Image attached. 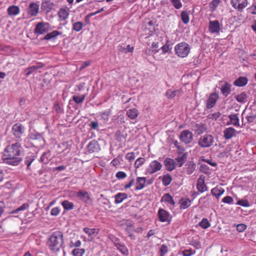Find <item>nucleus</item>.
<instances>
[{
	"mask_svg": "<svg viewBox=\"0 0 256 256\" xmlns=\"http://www.w3.org/2000/svg\"><path fill=\"white\" fill-rule=\"evenodd\" d=\"M23 152L24 150L18 142L8 144L3 152L4 162L10 165L18 166L22 160Z\"/></svg>",
	"mask_w": 256,
	"mask_h": 256,
	"instance_id": "nucleus-1",
	"label": "nucleus"
},
{
	"mask_svg": "<svg viewBox=\"0 0 256 256\" xmlns=\"http://www.w3.org/2000/svg\"><path fill=\"white\" fill-rule=\"evenodd\" d=\"M64 235L60 231L52 232L48 238L46 245L52 252L56 253L64 248Z\"/></svg>",
	"mask_w": 256,
	"mask_h": 256,
	"instance_id": "nucleus-2",
	"label": "nucleus"
},
{
	"mask_svg": "<svg viewBox=\"0 0 256 256\" xmlns=\"http://www.w3.org/2000/svg\"><path fill=\"white\" fill-rule=\"evenodd\" d=\"M190 46L186 42H181L176 44L174 47L176 54L180 58L186 57L190 52Z\"/></svg>",
	"mask_w": 256,
	"mask_h": 256,
	"instance_id": "nucleus-3",
	"label": "nucleus"
},
{
	"mask_svg": "<svg viewBox=\"0 0 256 256\" xmlns=\"http://www.w3.org/2000/svg\"><path fill=\"white\" fill-rule=\"evenodd\" d=\"M214 142V137L210 134H205L201 136L198 142V146L202 148H210L213 144Z\"/></svg>",
	"mask_w": 256,
	"mask_h": 256,
	"instance_id": "nucleus-4",
	"label": "nucleus"
},
{
	"mask_svg": "<svg viewBox=\"0 0 256 256\" xmlns=\"http://www.w3.org/2000/svg\"><path fill=\"white\" fill-rule=\"evenodd\" d=\"M162 164L159 162L154 160L151 162L148 166L146 169V172L149 174H152L161 170Z\"/></svg>",
	"mask_w": 256,
	"mask_h": 256,
	"instance_id": "nucleus-5",
	"label": "nucleus"
},
{
	"mask_svg": "<svg viewBox=\"0 0 256 256\" xmlns=\"http://www.w3.org/2000/svg\"><path fill=\"white\" fill-rule=\"evenodd\" d=\"M50 24L44 22H38L34 30V32L38 35L42 34L50 30Z\"/></svg>",
	"mask_w": 256,
	"mask_h": 256,
	"instance_id": "nucleus-6",
	"label": "nucleus"
},
{
	"mask_svg": "<svg viewBox=\"0 0 256 256\" xmlns=\"http://www.w3.org/2000/svg\"><path fill=\"white\" fill-rule=\"evenodd\" d=\"M179 138L181 142L188 144L192 142L194 138V135L189 130H185L180 132Z\"/></svg>",
	"mask_w": 256,
	"mask_h": 256,
	"instance_id": "nucleus-7",
	"label": "nucleus"
},
{
	"mask_svg": "<svg viewBox=\"0 0 256 256\" xmlns=\"http://www.w3.org/2000/svg\"><path fill=\"white\" fill-rule=\"evenodd\" d=\"M76 196L84 204H88L92 202L90 194L84 190H80L76 192Z\"/></svg>",
	"mask_w": 256,
	"mask_h": 256,
	"instance_id": "nucleus-8",
	"label": "nucleus"
},
{
	"mask_svg": "<svg viewBox=\"0 0 256 256\" xmlns=\"http://www.w3.org/2000/svg\"><path fill=\"white\" fill-rule=\"evenodd\" d=\"M86 149V153L88 154L98 153L100 150V146L96 140H92L88 144Z\"/></svg>",
	"mask_w": 256,
	"mask_h": 256,
	"instance_id": "nucleus-9",
	"label": "nucleus"
},
{
	"mask_svg": "<svg viewBox=\"0 0 256 256\" xmlns=\"http://www.w3.org/2000/svg\"><path fill=\"white\" fill-rule=\"evenodd\" d=\"M158 215L159 220L161 222H168L170 223L171 221L172 216L170 214L162 208H159Z\"/></svg>",
	"mask_w": 256,
	"mask_h": 256,
	"instance_id": "nucleus-10",
	"label": "nucleus"
},
{
	"mask_svg": "<svg viewBox=\"0 0 256 256\" xmlns=\"http://www.w3.org/2000/svg\"><path fill=\"white\" fill-rule=\"evenodd\" d=\"M12 130L16 138H20L24 132L25 128L20 124L16 123L12 126Z\"/></svg>",
	"mask_w": 256,
	"mask_h": 256,
	"instance_id": "nucleus-11",
	"label": "nucleus"
},
{
	"mask_svg": "<svg viewBox=\"0 0 256 256\" xmlns=\"http://www.w3.org/2000/svg\"><path fill=\"white\" fill-rule=\"evenodd\" d=\"M230 3L232 6L238 9L240 11H242L248 5L247 0H230Z\"/></svg>",
	"mask_w": 256,
	"mask_h": 256,
	"instance_id": "nucleus-12",
	"label": "nucleus"
},
{
	"mask_svg": "<svg viewBox=\"0 0 256 256\" xmlns=\"http://www.w3.org/2000/svg\"><path fill=\"white\" fill-rule=\"evenodd\" d=\"M208 29L212 34H218L220 30V25L219 21L218 20H210Z\"/></svg>",
	"mask_w": 256,
	"mask_h": 256,
	"instance_id": "nucleus-13",
	"label": "nucleus"
},
{
	"mask_svg": "<svg viewBox=\"0 0 256 256\" xmlns=\"http://www.w3.org/2000/svg\"><path fill=\"white\" fill-rule=\"evenodd\" d=\"M187 154L186 153L182 152H178L177 157L174 160L176 166L179 168L182 167L185 162Z\"/></svg>",
	"mask_w": 256,
	"mask_h": 256,
	"instance_id": "nucleus-14",
	"label": "nucleus"
},
{
	"mask_svg": "<svg viewBox=\"0 0 256 256\" xmlns=\"http://www.w3.org/2000/svg\"><path fill=\"white\" fill-rule=\"evenodd\" d=\"M196 188L200 192H204L208 190V187L205 184L204 177L200 176L198 180Z\"/></svg>",
	"mask_w": 256,
	"mask_h": 256,
	"instance_id": "nucleus-15",
	"label": "nucleus"
},
{
	"mask_svg": "<svg viewBox=\"0 0 256 256\" xmlns=\"http://www.w3.org/2000/svg\"><path fill=\"white\" fill-rule=\"evenodd\" d=\"M218 98V94L217 93L214 92L209 96L207 102L206 107L208 108H211L214 107Z\"/></svg>",
	"mask_w": 256,
	"mask_h": 256,
	"instance_id": "nucleus-16",
	"label": "nucleus"
},
{
	"mask_svg": "<svg viewBox=\"0 0 256 256\" xmlns=\"http://www.w3.org/2000/svg\"><path fill=\"white\" fill-rule=\"evenodd\" d=\"M118 241V240H116L114 242V246L121 252L122 254L126 256H128L129 252L128 248L124 244L120 243Z\"/></svg>",
	"mask_w": 256,
	"mask_h": 256,
	"instance_id": "nucleus-17",
	"label": "nucleus"
},
{
	"mask_svg": "<svg viewBox=\"0 0 256 256\" xmlns=\"http://www.w3.org/2000/svg\"><path fill=\"white\" fill-rule=\"evenodd\" d=\"M39 12V5L36 3L32 2L30 4L28 12L32 16H36Z\"/></svg>",
	"mask_w": 256,
	"mask_h": 256,
	"instance_id": "nucleus-18",
	"label": "nucleus"
},
{
	"mask_svg": "<svg viewBox=\"0 0 256 256\" xmlns=\"http://www.w3.org/2000/svg\"><path fill=\"white\" fill-rule=\"evenodd\" d=\"M192 129L198 134H200L206 130V124L200 122L193 125Z\"/></svg>",
	"mask_w": 256,
	"mask_h": 256,
	"instance_id": "nucleus-19",
	"label": "nucleus"
},
{
	"mask_svg": "<svg viewBox=\"0 0 256 256\" xmlns=\"http://www.w3.org/2000/svg\"><path fill=\"white\" fill-rule=\"evenodd\" d=\"M182 90L180 88L176 90L170 89L166 92V96L168 98H172L175 96H180L182 95Z\"/></svg>",
	"mask_w": 256,
	"mask_h": 256,
	"instance_id": "nucleus-20",
	"label": "nucleus"
},
{
	"mask_svg": "<svg viewBox=\"0 0 256 256\" xmlns=\"http://www.w3.org/2000/svg\"><path fill=\"white\" fill-rule=\"evenodd\" d=\"M231 88L232 85L230 84L227 82H224V83L222 85L220 88L222 94L225 97L228 96L231 92Z\"/></svg>",
	"mask_w": 256,
	"mask_h": 256,
	"instance_id": "nucleus-21",
	"label": "nucleus"
},
{
	"mask_svg": "<svg viewBox=\"0 0 256 256\" xmlns=\"http://www.w3.org/2000/svg\"><path fill=\"white\" fill-rule=\"evenodd\" d=\"M164 164L166 166V169L172 172L176 168V163L174 160H172L170 158H166L164 161Z\"/></svg>",
	"mask_w": 256,
	"mask_h": 256,
	"instance_id": "nucleus-22",
	"label": "nucleus"
},
{
	"mask_svg": "<svg viewBox=\"0 0 256 256\" xmlns=\"http://www.w3.org/2000/svg\"><path fill=\"white\" fill-rule=\"evenodd\" d=\"M30 138L32 140H37L40 142V146H43L45 141L42 134L38 132L32 133L30 134Z\"/></svg>",
	"mask_w": 256,
	"mask_h": 256,
	"instance_id": "nucleus-23",
	"label": "nucleus"
},
{
	"mask_svg": "<svg viewBox=\"0 0 256 256\" xmlns=\"http://www.w3.org/2000/svg\"><path fill=\"white\" fill-rule=\"evenodd\" d=\"M54 6V4L50 0H45L42 2L41 8L46 12H50Z\"/></svg>",
	"mask_w": 256,
	"mask_h": 256,
	"instance_id": "nucleus-24",
	"label": "nucleus"
},
{
	"mask_svg": "<svg viewBox=\"0 0 256 256\" xmlns=\"http://www.w3.org/2000/svg\"><path fill=\"white\" fill-rule=\"evenodd\" d=\"M146 178L145 177H138L136 180V190H140L145 186Z\"/></svg>",
	"mask_w": 256,
	"mask_h": 256,
	"instance_id": "nucleus-25",
	"label": "nucleus"
},
{
	"mask_svg": "<svg viewBox=\"0 0 256 256\" xmlns=\"http://www.w3.org/2000/svg\"><path fill=\"white\" fill-rule=\"evenodd\" d=\"M7 12L10 16H16L20 12V8L18 6H10L7 9Z\"/></svg>",
	"mask_w": 256,
	"mask_h": 256,
	"instance_id": "nucleus-26",
	"label": "nucleus"
},
{
	"mask_svg": "<svg viewBox=\"0 0 256 256\" xmlns=\"http://www.w3.org/2000/svg\"><path fill=\"white\" fill-rule=\"evenodd\" d=\"M236 130L232 127L226 128L224 131V137L226 140H229L236 135Z\"/></svg>",
	"mask_w": 256,
	"mask_h": 256,
	"instance_id": "nucleus-27",
	"label": "nucleus"
},
{
	"mask_svg": "<svg viewBox=\"0 0 256 256\" xmlns=\"http://www.w3.org/2000/svg\"><path fill=\"white\" fill-rule=\"evenodd\" d=\"M44 66V64H38L36 66H32L26 68L24 70L25 74L26 76H30L33 72L36 71L38 68H40Z\"/></svg>",
	"mask_w": 256,
	"mask_h": 256,
	"instance_id": "nucleus-28",
	"label": "nucleus"
},
{
	"mask_svg": "<svg viewBox=\"0 0 256 256\" xmlns=\"http://www.w3.org/2000/svg\"><path fill=\"white\" fill-rule=\"evenodd\" d=\"M119 52L127 54L128 52H132L134 51V47L130 46V44L127 46L119 45L118 47Z\"/></svg>",
	"mask_w": 256,
	"mask_h": 256,
	"instance_id": "nucleus-29",
	"label": "nucleus"
},
{
	"mask_svg": "<svg viewBox=\"0 0 256 256\" xmlns=\"http://www.w3.org/2000/svg\"><path fill=\"white\" fill-rule=\"evenodd\" d=\"M138 114V110L135 108H130L126 110V115L131 120L136 119Z\"/></svg>",
	"mask_w": 256,
	"mask_h": 256,
	"instance_id": "nucleus-30",
	"label": "nucleus"
},
{
	"mask_svg": "<svg viewBox=\"0 0 256 256\" xmlns=\"http://www.w3.org/2000/svg\"><path fill=\"white\" fill-rule=\"evenodd\" d=\"M58 16L61 21H64L68 17V11L66 8H60L58 12Z\"/></svg>",
	"mask_w": 256,
	"mask_h": 256,
	"instance_id": "nucleus-31",
	"label": "nucleus"
},
{
	"mask_svg": "<svg viewBox=\"0 0 256 256\" xmlns=\"http://www.w3.org/2000/svg\"><path fill=\"white\" fill-rule=\"evenodd\" d=\"M248 80L246 77L240 76L236 79L234 82V84L238 86H244L248 83Z\"/></svg>",
	"mask_w": 256,
	"mask_h": 256,
	"instance_id": "nucleus-32",
	"label": "nucleus"
},
{
	"mask_svg": "<svg viewBox=\"0 0 256 256\" xmlns=\"http://www.w3.org/2000/svg\"><path fill=\"white\" fill-rule=\"evenodd\" d=\"M248 97V96L247 94L244 92H243L240 94H236L234 96V98L238 102L242 104L245 103L247 101Z\"/></svg>",
	"mask_w": 256,
	"mask_h": 256,
	"instance_id": "nucleus-33",
	"label": "nucleus"
},
{
	"mask_svg": "<svg viewBox=\"0 0 256 256\" xmlns=\"http://www.w3.org/2000/svg\"><path fill=\"white\" fill-rule=\"evenodd\" d=\"M161 202H167L173 206L175 204V202L172 197L168 193L166 194L163 196L162 198Z\"/></svg>",
	"mask_w": 256,
	"mask_h": 256,
	"instance_id": "nucleus-34",
	"label": "nucleus"
},
{
	"mask_svg": "<svg viewBox=\"0 0 256 256\" xmlns=\"http://www.w3.org/2000/svg\"><path fill=\"white\" fill-rule=\"evenodd\" d=\"M128 198V194L126 193L118 192L115 196L116 204H120L124 200Z\"/></svg>",
	"mask_w": 256,
	"mask_h": 256,
	"instance_id": "nucleus-35",
	"label": "nucleus"
},
{
	"mask_svg": "<svg viewBox=\"0 0 256 256\" xmlns=\"http://www.w3.org/2000/svg\"><path fill=\"white\" fill-rule=\"evenodd\" d=\"M230 120V124L235 126H240L239 118L238 114H232L228 116Z\"/></svg>",
	"mask_w": 256,
	"mask_h": 256,
	"instance_id": "nucleus-36",
	"label": "nucleus"
},
{
	"mask_svg": "<svg viewBox=\"0 0 256 256\" xmlns=\"http://www.w3.org/2000/svg\"><path fill=\"white\" fill-rule=\"evenodd\" d=\"M62 33L58 30H53L52 32L48 33L44 38V40H50L53 38H56L58 36L62 34Z\"/></svg>",
	"mask_w": 256,
	"mask_h": 256,
	"instance_id": "nucleus-37",
	"label": "nucleus"
},
{
	"mask_svg": "<svg viewBox=\"0 0 256 256\" xmlns=\"http://www.w3.org/2000/svg\"><path fill=\"white\" fill-rule=\"evenodd\" d=\"M191 200L188 198H182L180 200V208L186 209L191 205Z\"/></svg>",
	"mask_w": 256,
	"mask_h": 256,
	"instance_id": "nucleus-38",
	"label": "nucleus"
},
{
	"mask_svg": "<svg viewBox=\"0 0 256 256\" xmlns=\"http://www.w3.org/2000/svg\"><path fill=\"white\" fill-rule=\"evenodd\" d=\"M186 166V172L188 174H190L194 171L196 165L192 162H188Z\"/></svg>",
	"mask_w": 256,
	"mask_h": 256,
	"instance_id": "nucleus-39",
	"label": "nucleus"
},
{
	"mask_svg": "<svg viewBox=\"0 0 256 256\" xmlns=\"http://www.w3.org/2000/svg\"><path fill=\"white\" fill-rule=\"evenodd\" d=\"M224 190L222 188H214L212 189L211 194L215 196L217 199H218L219 197L224 194Z\"/></svg>",
	"mask_w": 256,
	"mask_h": 256,
	"instance_id": "nucleus-40",
	"label": "nucleus"
},
{
	"mask_svg": "<svg viewBox=\"0 0 256 256\" xmlns=\"http://www.w3.org/2000/svg\"><path fill=\"white\" fill-rule=\"evenodd\" d=\"M62 205L64 208L68 211L74 208V204L68 200H64L62 202Z\"/></svg>",
	"mask_w": 256,
	"mask_h": 256,
	"instance_id": "nucleus-41",
	"label": "nucleus"
},
{
	"mask_svg": "<svg viewBox=\"0 0 256 256\" xmlns=\"http://www.w3.org/2000/svg\"><path fill=\"white\" fill-rule=\"evenodd\" d=\"M172 177L170 174H167L162 176V182L164 186H168L172 182Z\"/></svg>",
	"mask_w": 256,
	"mask_h": 256,
	"instance_id": "nucleus-42",
	"label": "nucleus"
},
{
	"mask_svg": "<svg viewBox=\"0 0 256 256\" xmlns=\"http://www.w3.org/2000/svg\"><path fill=\"white\" fill-rule=\"evenodd\" d=\"M181 18L184 24H187L190 21L189 13L188 11L184 10L181 12Z\"/></svg>",
	"mask_w": 256,
	"mask_h": 256,
	"instance_id": "nucleus-43",
	"label": "nucleus"
},
{
	"mask_svg": "<svg viewBox=\"0 0 256 256\" xmlns=\"http://www.w3.org/2000/svg\"><path fill=\"white\" fill-rule=\"evenodd\" d=\"M50 156V152H44L40 158V162L44 164H48L49 162Z\"/></svg>",
	"mask_w": 256,
	"mask_h": 256,
	"instance_id": "nucleus-44",
	"label": "nucleus"
},
{
	"mask_svg": "<svg viewBox=\"0 0 256 256\" xmlns=\"http://www.w3.org/2000/svg\"><path fill=\"white\" fill-rule=\"evenodd\" d=\"M110 114V111L109 110H106L104 112L100 113L101 119L104 121V122H107L109 120V118Z\"/></svg>",
	"mask_w": 256,
	"mask_h": 256,
	"instance_id": "nucleus-45",
	"label": "nucleus"
},
{
	"mask_svg": "<svg viewBox=\"0 0 256 256\" xmlns=\"http://www.w3.org/2000/svg\"><path fill=\"white\" fill-rule=\"evenodd\" d=\"M198 225L202 228L204 229H206L210 226V223L207 218H204L202 219L200 222H199Z\"/></svg>",
	"mask_w": 256,
	"mask_h": 256,
	"instance_id": "nucleus-46",
	"label": "nucleus"
},
{
	"mask_svg": "<svg viewBox=\"0 0 256 256\" xmlns=\"http://www.w3.org/2000/svg\"><path fill=\"white\" fill-rule=\"evenodd\" d=\"M232 226L236 227V230L238 232H243L247 228L246 225L244 224H234Z\"/></svg>",
	"mask_w": 256,
	"mask_h": 256,
	"instance_id": "nucleus-47",
	"label": "nucleus"
},
{
	"mask_svg": "<svg viewBox=\"0 0 256 256\" xmlns=\"http://www.w3.org/2000/svg\"><path fill=\"white\" fill-rule=\"evenodd\" d=\"M29 204L28 203H24L20 206L18 208L12 210L10 213L11 214H17L20 211H22L26 210L29 208Z\"/></svg>",
	"mask_w": 256,
	"mask_h": 256,
	"instance_id": "nucleus-48",
	"label": "nucleus"
},
{
	"mask_svg": "<svg viewBox=\"0 0 256 256\" xmlns=\"http://www.w3.org/2000/svg\"><path fill=\"white\" fill-rule=\"evenodd\" d=\"M84 232L88 234L89 236H91L94 234H98V230L96 228H84L83 229Z\"/></svg>",
	"mask_w": 256,
	"mask_h": 256,
	"instance_id": "nucleus-49",
	"label": "nucleus"
},
{
	"mask_svg": "<svg viewBox=\"0 0 256 256\" xmlns=\"http://www.w3.org/2000/svg\"><path fill=\"white\" fill-rule=\"evenodd\" d=\"M84 24L80 22H74L72 24V30L76 32H80L83 28Z\"/></svg>",
	"mask_w": 256,
	"mask_h": 256,
	"instance_id": "nucleus-50",
	"label": "nucleus"
},
{
	"mask_svg": "<svg viewBox=\"0 0 256 256\" xmlns=\"http://www.w3.org/2000/svg\"><path fill=\"white\" fill-rule=\"evenodd\" d=\"M246 119L249 123L256 122V114L252 112L246 116Z\"/></svg>",
	"mask_w": 256,
	"mask_h": 256,
	"instance_id": "nucleus-51",
	"label": "nucleus"
},
{
	"mask_svg": "<svg viewBox=\"0 0 256 256\" xmlns=\"http://www.w3.org/2000/svg\"><path fill=\"white\" fill-rule=\"evenodd\" d=\"M72 252L74 256H83L85 252V250L84 248H74Z\"/></svg>",
	"mask_w": 256,
	"mask_h": 256,
	"instance_id": "nucleus-52",
	"label": "nucleus"
},
{
	"mask_svg": "<svg viewBox=\"0 0 256 256\" xmlns=\"http://www.w3.org/2000/svg\"><path fill=\"white\" fill-rule=\"evenodd\" d=\"M220 0H212L210 4V10L212 12L214 11L218 6Z\"/></svg>",
	"mask_w": 256,
	"mask_h": 256,
	"instance_id": "nucleus-53",
	"label": "nucleus"
},
{
	"mask_svg": "<svg viewBox=\"0 0 256 256\" xmlns=\"http://www.w3.org/2000/svg\"><path fill=\"white\" fill-rule=\"evenodd\" d=\"M86 97L85 94L82 95L81 96H74L72 100L78 104L82 103Z\"/></svg>",
	"mask_w": 256,
	"mask_h": 256,
	"instance_id": "nucleus-54",
	"label": "nucleus"
},
{
	"mask_svg": "<svg viewBox=\"0 0 256 256\" xmlns=\"http://www.w3.org/2000/svg\"><path fill=\"white\" fill-rule=\"evenodd\" d=\"M145 162V159L143 158H138L134 163V166L136 168H138L142 166Z\"/></svg>",
	"mask_w": 256,
	"mask_h": 256,
	"instance_id": "nucleus-55",
	"label": "nucleus"
},
{
	"mask_svg": "<svg viewBox=\"0 0 256 256\" xmlns=\"http://www.w3.org/2000/svg\"><path fill=\"white\" fill-rule=\"evenodd\" d=\"M168 252V246L165 244H162L160 248V256H164Z\"/></svg>",
	"mask_w": 256,
	"mask_h": 256,
	"instance_id": "nucleus-56",
	"label": "nucleus"
},
{
	"mask_svg": "<svg viewBox=\"0 0 256 256\" xmlns=\"http://www.w3.org/2000/svg\"><path fill=\"white\" fill-rule=\"evenodd\" d=\"M236 204L244 207H248L250 206L248 201L246 200H240L237 202Z\"/></svg>",
	"mask_w": 256,
	"mask_h": 256,
	"instance_id": "nucleus-57",
	"label": "nucleus"
},
{
	"mask_svg": "<svg viewBox=\"0 0 256 256\" xmlns=\"http://www.w3.org/2000/svg\"><path fill=\"white\" fill-rule=\"evenodd\" d=\"M173 6L176 9H180L182 7V3L180 0H170Z\"/></svg>",
	"mask_w": 256,
	"mask_h": 256,
	"instance_id": "nucleus-58",
	"label": "nucleus"
},
{
	"mask_svg": "<svg viewBox=\"0 0 256 256\" xmlns=\"http://www.w3.org/2000/svg\"><path fill=\"white\" fill-rule=\"evenodd\" d=\"M34 158L32 156H27L24 161L25 164L27 166V168L28 169L31 164L34 160Z\"/></svg>",
	"mask_w": 256,
	"mask_h": 256,
	"instance_id": "nucleus-59",
	"label": "nucleus"
},
{
	"mask_svg": "<svg viewBox=\"0 0 256 256\" xmlns=\"http://www.w3.org/2000/svg\"><path fill=\"white\" fill-rule=\"evenodd\" d=\"M222 202L228 204H232L234 200L232 197L230 196H226L222 198Z\"/></svg>",
	"mask_w": 256,
	"mask_h": 256,
	"instance_id": "nucleus-60",
	"label": "nucleus"
},
{
	"mask_svg": "<svg viewBox=\"0 0 256 256\" xmlns=\"http://www.w3.org/2000/svg\"><path fill=\"white\" fill-rule=\"evenodd\" d=\"M92 130H96L97 131L99 130L98 128V123L96 121H92L90 122V124L89 125Z\"/></svg>",
	"mask_w": 256,
	"mask_h": 256,
	"instance_id": "nucleus-61",
	"label": "nucleus"
},
{
	"mask_svg": "<svg viewBox=\"0 0 256 256\" xmlns=\"http://www.w3.org/2000/svg\"><path fill=\"white\" fill-rule=\"evenodd\" d=\"M60 212V210L58 207H54L52 208L50 212V214L53 216H58Z\"/></svg>",
	"mask_w": 256,
	"mask_h": 256,
	"instance_id": "nucleus-62",
	"label": "nucleus"
},
{
	"mask_svg": "<svg viewBox=\"0 0 256 256\" xmlns=\"http://www.w3.org/2000/svg\"><path fill=\"white\" fill-rule=\"evenodd\" d=\"M135 154L134 152H128L126 156V158L129 160L130 162H131L135 158Z\"/></svg>",
	"mask_w": 256,
	"mask_h": 256,
	"instance_id": "nucleus-63",
	"label": "nucleus"
},
{
	"mask_svg": "<svg viewBox=\"0 0 256 256\" xmlns=\"http://www.w3.org/2000/svg\"><path fill=\"white\" fill-rule=\"evenodd\" d=\"M126 176V174L124 172L120 171L116 174V177L118 179H123Z\"/></svg>",
	"mask_w": 256,
	"mask_h": 256,
	"instance_id": "nucleus-64",
	"label": "nucleus"
}]
</instances>
